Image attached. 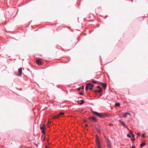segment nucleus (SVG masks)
<instances>
[{
	"instance_id": "obj_1",
	"label": "nucleus",
	"mask_w": 148,
	"mask_h": 148,
	"mask_svg": "<svg viewBox=\"0 0 148 148\" xmlns=\"http://www.w3.org/2000/svg\"><path fill=\"white\" fill-rule=\"evenodd\" d=\"M92 112L94 114L96 115L98 117L100 118L102 117H106V116L108 117L109 116L108 115L105 114V113H103L101 114L100 113L95 111H93Z\"/></svg>"
},
{
	"instance_id": "obj_2",
	"label": "nucleus",
	"mask_w": 148,
	"mask_h": 148,
	"mask_svg": "<svg viewBox=\"0 0 148 148\" xmlns=\"http://www.w3.org/2000/svg\"><path fill=\"white\" fill-rule=\"evenodd\" d=\"M94 87L93 84L91 83H88L87 84L86 87V90H87L88 89L90 90H91L93 87Z\"/></svg>"
},
{
	"instance_id": "obj_3",
	"label": "nucleus",
	"mask_w": 148,
	"mask_h": 148,
	"mask_svg": "<svg viewBox=\"0 0 148 148\" xmlns=\"http://www.w3.org/2000/svg\"><path fill=\"white\" fill-rule=\"evenodd\" d=\"M131 114L130 113L126 112L123 113L119 114V116L120 118L126 117L127 115H130Z\"/></svg>"
},
{
	"instance_id": "obj_4",
	"label": "nucleus",
	"mask_w": 148,
	"mask_h": 148,
	"mask_svg": "<svg viewBox=\"0 0 148 148\" xmlns=\"http://www.w3.org/2000/svg\"><path fill=\"white\" fill-rule=\"evenodd\" d=\"M96 142L97 144L98 148H101V147L100 143L99 141V138L97 137H96Z\"/></svg>"
},
{
	"instance_id": "obj_5",
	"label": "nucleus",
	"mask_w": 148,
	"mask_h": 148,
	"mask_svg": "<svg viewBox=\"0 0 148 148\" xmlns=\"http://www.w3.org/2000/svg\"><path fill=\"white\" fill-rule=\"evenodd\" d=\"M22 74V69L21 68H20L18 69V73L17 74V75L18 76H20Z\"/></svg>"
},
{
	"instance_id": "obj_6",
	"label": "nucleus",
	"mask_w": 148,
	"mask_h": 148,
	"mask_svg": "<svg viewBox=\"0 0 148 148\" xmlns=\"http://www.w3.org/2000/svg\"><path fill=\"white\" fill-rule=\"evenodd\" d=\"M107 144L108 147L109 148H111L112 147L111 144L110 140L108 139H107Z\"/></svg>"
},
{
	"instance_id": "obj_7",
	"label": "nucleus",
	"mask_w": 148,
	"mask_h": 148,
	"mask_svg": "<svg viewBox=\"0 0 148 148\" xmlns=\"http://www.w3.org/2000/svg\"><path fill=\"white\" fill-rule=\"evenodd\" d=\"M64 114V113L61 112H60L59 115H56L54 116H53V118H58L59 116H61L62 115H63Z\"/></svg>"
},
{
	"instance_id": "obj_8",
	"label": "nucleus",
	"mask_w": 148,
	"mask_h": 148,
	"mask_svg": "<svg viewBox=\"0 0 148 148\" xmlns=\"http://www.w3.org/2000/svg\"><path fill=\"white\" fill-rule=\"evenodd\" d=\"M40 129L42 130V132L44 134L45 132V125L43 124L42 126H40Z\"/></svg>"
},
{
	"instance_id": "obj_9",
	"label": "nucleus",
	"mask_w": 148,
	"mask_h": 148,
	"mask_svg": "<svg viewBox=\"0 0 148 148\" xmlns=\"http://www.w3.org/2000/svg\"><path fill=\"white\" fill-rule=\"evenodd\" d=\"M36 62L37 64L39 65H40L42 64V62L40 60L37 59L36 60Z\"/></svg>"
},
{
	"instance_id": "obj_10",
	"label": "nucleus",
	"mask_w": 148,
	"mask_h": 148,
	"mask_svg": "<svg viewBox=\"0 0 148 148\" xmlns=\"http://www.w3.org/2000/svg\"><path fill=\"white\" fill-rule=\"evenodd\" d=\"M103 86V88L105 89L107 86V84L106 83H103L101 82L100 83Z\"/></svg>"
},
{
	"instance_id": "obj_11",
	"label": "nucleus",
	"mask_w": 148,
	"mask_h": 148,
	"mask_svg": "<svg viewBox=\"0 0 148 148\" xmlns=\"http://www.w3.org/2000/svg\"><path fill=\"white\" fill-rule=\"evenodd\" d=\"M146 145V143H143L140 145V146L141 147H142L145 146Z\"/></svg>"
},
{
	"instance_id": "obj_12",
	"label": "nucleus",
	"mask_w": 148,
	"mask_h": 148,
	"mask_svg": "<svg viewBox=\"0 0 148 148\" xmlns=\"http://www.w3.org/2000/svg\"><path fill=\"white\" fill-rule=\"evenodd\" d=\"M89 119H92V120L94 121H96V119L94 117H89Z\"/></svg>"
},
{
	"instance_id": "obj_13",
	"label": "nucleus",
	"mask_w": 148,
	"mask_h": 148,
	"mask_svg": "<svg viewBox=\"0 0 148 148\" xmlns=\"http://www.w3.org/2000/svg\"><path fill=\"white\" fill-rule=\"evenodd\" d=\"M115 105L116 106H120V104L119 103H116L115 104Z\"/></svg>"
},
{
	"instance_id": "obj_14",
	"label": "nucleus",
	"mask_w": 148,
	"mask_h": 148,
	"mask_svg": "<svg viewBox=\"0 0 148 148\" xmlns=\"http://www.w3.org/2000/svg\"><path fill=\"white\" fill-rule=\"evenodd\" d=\"M84 100H81V102L79 103V104L80 105H82L84 103Z\"/></svg>"
},
{
	"instance_id": "obj_15",
	"label": "nucleus",
	"mask_w": 148,
	"mask_h": 148,
	"mask_svg": "<svg viewBox=\"0 0 148 148\" xmlns=\"http://www.w3.org/2000/svg\"><path fill=\"white\" fill-rule=\"evenodd\" d=\"M98 92L99 93H101L102 92L101 88L99 89V90L98 91Z\"/></svg>"
},
{
	"instance_id": "obj_16",
	"label": "nucleus",
	"mask_w": 148,
	"mask_h": 148,
	"mask_svg": "<svg viewBox=\"0 0 148 148\" xmlns=\"http://www.w3.org/2000/svg\"><path fill=\"white\" fill-rule=\"evenodd\" d=\"M97 131L99 133L100 132V130L98 128H97Z\"/></svg>"
},
{
	"instance_id": "obj_17",
	"label": "nucleus",
	"mask_w": 148,
	"mask_h": 148,
	"mask_svg": "<svg viewBox=\"0 0 148 148\" xmlns=\"http://www.w3.org/2000/svg\"><path fill=\"white\" fill-rule=\"evenodd\" d=\"M92 83H94V84H97V82L96 81H95L92 80Z\"/></svg>"
},
{
	"instance_id": "obj_18",
	"label": "nucleus",
	"mask_w": 148,
	"mask_h": 148,
	"mask_svg": "<svg viewBox=\"0 0 148 148\" xmlns=\"http://www.w3.org/2000/svg\"><path fill=\"white\" fill-rule=\"evenodd\" d=\"M119 121L123 125H124L125 126V124L124 123H123V122H122V121Z\"/></svg>"
},
{
	"instance_id": "obj_19",
	"label": "nucleus",
	"mask_w": 148,
	"mask_h": 148,
	"mask_svg": "<svg viewBox=\"0 0 148 148\" xmlns=\"http://www.w3.org/2000/svg\"><path fill=\"white\" fill-rule=\"evenodd\" d=\"M131 134L132 135V137L133 138H134V136L133 134L132 133H131Z\"/></svg>"
},
{
	"instance_id": "obj_20",
	"label": "nucleus",
	"mask_w": 148,
	"mask_h": 148,
	"mask_svg": "<svg viewBox=\"0 0 148 148\" xmlns=\"http://www.w3.org/2000/svg\"><path fill=\"white\" fill-rule=\"evenodd\" d=\"M135 138H132V141H134L135 140Z\"/></svg>"
},
{
	"instance_id": "obj_21",
	"label": "nucleus",
	"mask_w": 148,
	"mask_h": 148,
	"mask_svg": "<svg viewBox=\"0 0 148 148\" xmlns=\"http://www.w3.org/2000/svg\"><path fill=\"white\" fill-rule=\"evenodd\" d=\"M142 136L143 137H145V134H143L142 135Z\"/></svg>"
},
{
	"instance_id": "obj_22",
	"label": "nucleus",
	"mask_w": 148,
	"mask_h": 148,
	"mask_svg": "<svg viewBox=\"0 0 148 148\" xmlns=\"http://www.w3.org/2000/svg\"><path fill=\"white\" fill-rule=\"evenodd\" d=\"M109 125L110 126H112L113 125V124L112 123H110L109 124Z\"/></svg>"
},
{
	"instance_id": "obj_23",
	"label": "nucleus",
	"mask_w": 148,
	"mask_h": 148,
	"mask_svg": "<svg viewBox=\"0 0 148 148\" xmlns=\"http://www.w3.org/2000/svg\"><path fill=\"white\" fill-rule=\"evenodd\" d=\"M127 136L129 138H131V136L129 134H128Z\"/></svg>"
},
{
	"instance_id": "obj_24",
	"label": "nucleus",
	"mask_w": 148,
	"mask_h": 148,
	"mask_svg": "<svg viewBox=\"0 0 148 148\" xmlns=\"http://www.w3.org/2000/svg\"><path fill=\"white\" fill-rule=\"evenodd\" d=\"M97 88H99V89H100V88H101V87L99 86H97Z\"/></svg>"
},
{
	"instance_id": "obj_25",
	"label": "nucleus",
	"mask_w": 148,
	"mask_h": 148,
	"mask_svg": "<svg viewBox=\"0 0 148 148\" xmlns=\"http://www.w3.org/2000/svg\"><path fill=\"white\" fill-rule=\"evenodd\" d=\"M135 147L134 146H132V147H131V148H135Z\"/></svg>"
},
{
	"instance_id": "obj_26",
	"label": "nucleus",
	"mask_w": 148,
	"mask_h": 148,
	"mask_svg": "<svg viewBox=\"0 0 148 148\" xmlns=\"http://www.w3.org/2000/svg\"><path fill=\"white\" fill-rule=\"evenodd\" d=\"M79 94H80V95H83V93H82V92H80V93H79Z\"/></svg>"
},
{
	"instance_id": "obj_27",
	"label": "nucleus",
	"mask_w": 148,
	"mask_h": 148,
	"mask_svg": "<svg viewBox=\"0 0 148 148\" xmlns=\"http://www.w3.org/2000/svg\"><path fill=\"white\" fill-rule=\"evenodd\" d=\"M129 132H130L131 134V133H132V132L131 130H130V131H129Z\"/></svg>"
},
{
	"instance_id": "obj_28",
	"label": "nucleus",
	"mask_w": 148,
	"mask_h": 148,
	"mask_svg": "<svg viewBox=\"0 0 148 148\" xmlns=\"http://www.w3.org/2000/svg\"><path fill=\"white\" fill-rule=\"evenodd\" d=\"M95 91V92H98V91L97 90H95V91Z\"/></svg>"
},
{
	"instance_id": "obj_29",
	"label": "nucleus",
	"mask_w": 148,
	"mask_h": 148,
	"mask_svg": "<svg viewBox=\"0 0 148 148\" xmlns=\"http://www.w3.org/2000/svg\"><path fill=\"white\" fill-rule=\"evenodd\" d=\"M36 147H37L38 146V144H36Z\"/></svg>"
},
{
	"instance_id": "obj_30",
	"label": "nucleus",
	"mask_w": 148,
	"mask_h": 148,
	"mask_svg": "<svg viewBox=\"0 0 148 148\" xmlns=\"http://www.w3.org/2000/svg\"><path fill=\"white\" fill-rule=\"evenodd\" d=\"M80 89V88H78V90H79Z\"/></svg>"
},
{
	"instance_id": "obj_31",
	"label": "nucleus",
	"mask_w": 148,
	"mask_h": 148,
	"mask_svg": "<svg viewBox=\"0 0 148 148\" xmlns=\"http://www.w3.org/2000/svg\"><path fill=\"white\" fill-rule=\"evenodd\" d=\"M137 135L138 136H139L140 135V134L139 133H137Z\"/></svg>"
},
{
	"instance_id": "obj_32",
	"label": "nucleus",
	"mask_w": 148,
	"mask_h": 148,
	"mask_svg": "<svg viewBox=\"0 0 148 148\" xmlns=\"http://www.w3.org/2000/svg\"><path fill=\"white\" fill-rule=\"evenodd\" d=\"M85 126H86V127H87V126H88V125H87V124H86V125H85Z\"/></svg>"
},
{
	"instance_id": "obj_33",
	"label": "nucleus",
	"mask_w": 148,
	"mask_h": 148,
	"mask_svg": "<svg viewBox=\"0 0 148 148\" xmlns=\"http://www.w3.org/2000/svg\"><path fill=\"white\" fill-rule=\"evenodd\" d=\"M45 148H48V147H47V146H46L45 147Z\"/></svg>"
},
{
	"instance_id": "obj_34",
	"label": "nucleus",
	"mask_w": 148,
	"mask_h": 148,
	"mask_svg": "<svg viewBox=\"0 0 148 148\" xmlns=\"http://www.w3.org/2000/svg\"><path fill=\"white\" fill-rule=\"evenodd\" d=\"M84 88V86H83L82 87V89H83Z\"/></svg>"
},
{
	"instance_id": "obj_35",
	"label": "nucleus",
	"mask_w": 148,
	"mask_h": 148,
	"mask_svg": "<svg viewBox=\"0 0 148 148\" xmlns=\"http://www.w3.org/2000/svg\"><path fill=\"white\" fill-rule=\"evenodd\" d=\"M77 102L78 103H79V101H77Z\"/></svg>"
}]
</instances>
